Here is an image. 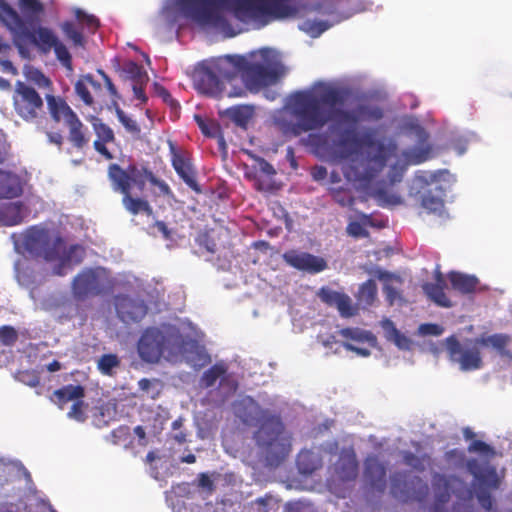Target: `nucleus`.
Listing matches in <instances>:
<instances>
[{"label": "nucleus", "mask_w": 512, "mask_h": 512, "mask_svg": "<svg viewBox=\"0 0 512 512\" xmlns=\"http://www.w3.org/2000/svg\"><path fill=\"white\" fill-rule=\"evenodd\" d=\"M343 102V93L334 87L296 91L286 104L295 121L279 116L275 125L283 136L299 137L303 133L320 130L329 123L325 133L310 134V142L317 147L331 149L341 158H348L360 143L359 123L378 121L384 112L379 106L368 104H359L352 110L336 107Z\"/></svg>", "instance_id": "nucleus-1"}, {"label": "nucleus", "mask_w": 512, "mask_h": 512, "mask_svg": "<svg viewBox=\"0 0 512 512\" xmlns=\"http://www.w3.org/2000/svg\"><path fill=\"white\" fill-rule=\"evenodd\" d=\"M238 76L244 85L232 87L228 92L230 97H245L248 91L257 93L276 83L281 76L276 53L270 48H262L249 56L220 57L201 73L199 87L206 94H214L220 91L223 81L230 83Z\"/></svg>", "instance_id": "nucleus-2"}, {"label": "nucleus", "mask_w": 512, "mask_h": 512, "mask_svg": "<svg viewBox=\"0 0 512 512\" xmlns=\"http://www.w3.org/2000/svg\"><path fill=\"white\" fill-rule=\"evenodd\" d=\"M347 0H322L307 8L304 0H230L229 10L241 21H263L268 23L273 20H281L298 16L302 11L309 10L329 20H306L300 25V29L311 37H318L334 24L349 17L346 13Z\"/></svg>", "instance_id": "nucleus-3"}, {"label": "nucleus", "mask_w": 512, "mask_h": 512, "mask_svg": "<svg viewBox=\"0 0 512 512\" xmlns=\"http://www.w3.org/2000/svg\"><path fill=\"white\" fill-rule=\"evenodd\" d=\"M471 472L475 479L473 487L455 475L435 473L432 476L434 501L428 512H448L447 504L451 495L456 497L455 506H470L476 495L480 506L486 511H491L494 505L491 491L497 490L501 484L496 469L488 467L483 471Z\"/></svg>", "instance_id": "nucleus-4"}, {"label": "nucleus", "mask_w": 512, "mask_h": 512, "mask_svg": "<svg viewBox=\"0 0 512 512\" xmlns=\"http://www.w3.org/2000/svg\"><path fill=\"white\" fill-rule=\"evenodd\" d=\"M15 248L19 252H27L35 259L58 264L53 268V275H65V268L79 264L84 256L80 245H72L66 251L65 241L59 235H53L49 229L41 226H31L23 233L13 234Z\"/></svg>", "instance_id": "nucleus-5"}, {"label": "nucleus", "mask_w": 512, "mask_h": 512, "mask_svg": "<svg viewBox=\"0 0 512 512\" xmlns=\"http://www.w3.org/2000/svg\"><path fill=\"white\" fill-rule=\"evenodd\" d=\"M0 8L3 13V21L13 33L14 45L21 55L25 56L27 53V42L37 47L43 54H47L53 49L56 58L61 64L68 70H72L71 54L52 29L45 26H38L30 30L24 19L11 5L3 2Z\"/></svg>", "instance_id": "nucleus-6"}, {"label": "nucleus", "mask_w": 512, "mask_h": 512, "mask_svg": "<svg viewBox=\"0 0 512 512\" xmlns=\"http://www.w3.org/2000/svg\"><path fill=\"white\" fill-rule=\"evenodd\" d=\"M253 439L259 457L271 468L280 466L292 450V437L281 418H255Z\"/></svg>", "instance_id": "nucleus-7"}, {"label": "nucleus", "mask_w": 512, "mask_h": 512, "mask_svg": "<svg viewBox=\"0 0 512 512\" xmlns=\"http://www.w3.org/2000/svg\"><path fill=\"white\" fill-rule=\"evenodd\" d=\"M367 145L373 149L372 155L368 159L373 167L364 165V163L352 161L342 169L345 178L348 181L357 182L362 186H367L369 182L381 171L391 157L397 156L398 147L395 142L373 141L369 140Z\"/></svg>", "instance_id": "nucleus-8"}, {"label": "nucleus", "mask_w": 512, "mask_h": 512, "mask_svg": "<svg viewBox=\"0 0 512 512\" xmlns=\"http://www.w3.org/2000/svg\"><path fill=\"white\" fill-rule=\"evenodd\" d=\"M107 176L112 190L122 194V204L130 214L144 213L147 216L153 214V209L146 199L132 196L133 189L137 191V184L133 180L135 176L129 165L122 167L117 163H111L107 168Z\"/></svg>", "instance_id": "nucleus-9"}, {"label": "nucleus", "mask_w": 512, "mask_h": 512, "mask_svg": "<svg viewBox=\"0 0 512 512\" xmlns=\"http://www.w3.org/2000/svg\"><path fill=\"white\" fill-rule=\"evenodd\" d=\"M12 100L15 114L24 122L37 124L45 118L44 98L33 85L16 81Z\"/></svg>", "instance_id": "nucleus-10"}, {"label": "nucleus", "mask_w": 512, "mask_h": 512, "mask_svg": "<svg viewBox=\"0 0 512 512\" xmlns=\"http://www.w3.org/2000/svg\"><path fill=\"white\" fill-rule=\"evenodd\" d=\"M223 3L224 0H174V5L186 18L215 28L228 25L221 9Z\"/></svg>", "instance_id": "nucleus-11"}, {"label": "nucleus", "mask_w": 512, "mask_h": 512, "mask_svg": "<svg viewBox=\"0 0 512 512\" xmlns=\"http://www.w3.org/2000/svg\"><path fill=\"white\" fill-rule=\"evenodd\" d=\"M390 494L397 500L422 503L429 495L428 484L419 476L407 471H396L390 477Z\"/></svg>", "instance_id": "nucleus-12"}, {"label": "nucleus", "mask_w": 512, "mask_h": 512, "mask_svg": "<svg viewBox=\"0 0 512 512\" xmlns=\"http://www.w3.org/2000/svg\"><path fill=\"white\" fill-rule=\"evenodd\" d=\"M446 349L449 359L460 365L462 371H473L482 368L483 361L477 346H463L455 336L446 339Z\"/></svg>", "instance_id": "nucleus-13"}, {"label": "nucleus", "mask_w": 512, "mask_h": 512, "mask_svg": "<svg viewBox=\"0 0 512 512\" xmlns=\"http://www.w3.org/2000/svg\"><path fill=\"white\" fill-rule=\"evenodd\" d=\"M103 291L104 283L99 269H84L73 279L72 293L77 300L98 296Z\"/></svg>", "instance_id": "nucleus-14"}, {"label": "nucleus", "mask_w": 512, "mask_h": 512, "mask_svg": "<svg viewBox=\"0 0 512 512\" xmlns=\"http://www.w3.org/2000/svg\"><path fill=\"white\" fill-rule=\"evenodd\" d=\"M166 337L157 328H147L138 342L140 357L149 363L158 362L165 349Z\"/></svg>", "instance_id": "nucleus-15"}, {"label": "nucleus", "mask_w": 512, "mask_h": 512, "mask_svg": "<svg viewBox=\"0 0 512 512\" xmlns=\"http://www.w3.org/2000/svg\"><path fill=\"white\" fill-rule=\"evenodd\" d=\"M282 257L289 266L310 274L320 273L327 268V262L324 258L308 252L292 249L286 251Z\"/></svg>", "instance_id": "nucleus-16"}, {"label": "nucleus", "mask_w": 512, "mask_h": 512, "mask_svg": "<svg viewBox=\"0 0 512 512\" xmlns=\"http://www.w3.org/2000/svg\"><path fill=\"white\" fill-rule=\"evenodd\" d=\"M114 304L118 318L126 324L140 322L148 311L143 300L133 299L127 295H117Z\"/></svg>", "instance_id": "nucleus-17"}, {"label": "nucleus", "mask_w": 512, "mask_h": 512, "mask_svg": "<svg viewBox=\"0 0 512 512\" xmlns=\"http://www.w3.org/2000/svg\"><path fill=\"white\" fill-rule=\"evenodd\" d=\"M387 466L377 455H368L364 461L363 478L372 491L384 493L387 487Z\"/></svg>", "instance_id": "nucleus-18"}, {"label": "nucleus", "mask_w": 512, "mask_h": 512, "mask_svg": "<svg viewBox=\"0 0 512 512\" xmlns=\"http://www.w3.org/2000/svg\"><path fill=\"white\" fill-rule=\"evenodd\" d=\"M128 165L131 168L133 176H135L133 180L137 184V192L142 193L146 188V183L149 182L151 185L158 188L161 195L169 198L174 197L169 185L159 179L146 165L136 162L129 163Z\"/></svg>", "instance_id": "nucleus-19"}, {"label": "nucleus", "mask_w": 512, "mask_h": 512, "mask_svg": "<svg viewBox=\"0 0 512 512\" xmlns=\"http://www.w3.org/2000/svg\"><path fill=\"white\" fill-rule=\"evenodd\" d=\"M92 128L96 135L93 142L94 150L106 161L115 159V155L109 149L108 145L115 143L116 137L113 129L104 123L102 119L93 116L91 118Z\"/></svg>", "instance_id": "nucleus-20"}, {"label": "nucleus", "mask_w": 512, "mask_h": 512, "mask_svg": "<svg viewBox=\"0 0 512 512\" xmlns=\"http://www.w3.org/2000/svg\"><path fill=\"white\" fill-rule=\"evenodd\" d=\"M335 470L342 481L355 480L358 475V462L353 448L343 449L335 464Z\"/></svg>", "instance_id": "nucleus-21"}, {"label": "nucleus", "mask_w": 512, "mask_h": 512, "mask_svg": "<svg viewBox=\"0 0 512 512\" xmlns=\"http://www.w3.org/2000/svg\"><path fill=\"white\" fill-rule=\"evenodd\" d=\"M172 166L189 188L198 194L202 192V189L196 180V173L189 159L179 153H173Z\"/></svg>", "instance_id": "nucleus-22"}, {"label": "nucleus", "mask_w": 512, "mask_h": 512, "mask_svg": "<svg viewBox=\"0 0 512 512\" xmlns=\"http://www.w3.org/2000/svg\"><path fill=\"white\" fill-rule=\"evenodd\" d=\"M45 100L51 118L55 122L59 123L63 121L66 124L68 121L77 116V114L71 109L66 101L60 96L46 94Z\"/></svg>", "instance_id": "nucleus-23"}, {"label": "nucleus", "mask_w": 512, "mask_h": 512, "mask_svg": "<svg viewBox=\"0 0 512 512\" xmlns=\"http://www.w3.org/2000/svg\"><path fill=\"white\" fill-rule=\"evenodd\" d=\"M23 192L20 177L10 171L0 169V199H13Z\"/></svg>", "instance_id": "nucleus-24"}, {"label": "nucleus", "mask_w": 512, "mask_h": 512, "mask_svg": "<svg viewBox=\"0 0 512 512\" xmlns=\"http://www.w3.org/2000/svg\"><path fill=\"white\" fill-rule=\"evenodd\" d=\"M69 133L68 140L77 150H83L89 145L90 135L88 129L84 126L78 116L66 123Z\"/></svg>", "instance_id": "nucleus-25"}, {"label": "nucleus", "mask_w": 512, "mask_h": 512, "mask_svg": "<svg viewBox=\"0 0 512 512\" xmlns=\"http://www.w3.org/2000/svg\"><path fill=\"white\" fill-rule=\"evenodd\" d=\"M86 394L85 387L78 385H64L63 387L53 391L50 399L51 401L60 408H63L67 403L84 398Z\"/></svg>", "instance_id": "nucleus-26"}, {"label": "nucleus", "mask_w": 512, "mask_h": 512, "mask_svg": "<svg viewBox=\"0 0 512 512\" xmlns=\"http://www.w3.org/2000/svg\"><path fill=\"white\" fill-rule=\"evenodd\" d=\"M451 287L461 294H471L477 290L479 280L473 275L451 271L448 274Z\"/></svg>", "instance_id": "nucleus-27"}, {"label": "nucleus", "mask_w": 512, "mask_h": 512, "mask_svg": "<svg viewBox=\"0 0 512 512\" xmlns=\"http://www.w3.org/2000/svg\"><path fill=\"white\" fill-rule=\"evenodd\" d=\"M116 71L120 77L132 82L147 83L149 80L147 72L138 63L128 60L123 65L117 64Z\"/></svg>", "instance_id": "nucleus-28"}, {"label": "nucleus", "mask_w": 512, "mask_h": 512, "mask_svg": "<svg viewBox=\"0 0 512 512\" xmlns=\"http://www.w3.org/2000/svg\"><path fill=\"white\" fill-rule=\"evenodd\" d=\"M23 204L21 202H11L0 205V225L15 226L23 221Z\"/></svg>", "instance_id": "nucleus-29"}, {"label": "nucleus", "mask_w": 512, "mask_h": 512, "mask_svg": "<svg viewBox=\"0 0 512 512\" xmlns=\"http://www.w3.org/2000/svg\"><path fill=\"white\" fill-rule=\"evenodd\" d=\"M510 341L511 338L509 335L496 333L489 336H481L475 340V343L482 346H491L499 353V355L512 358V354L507 350V346Z\"/></svg>", "instance_id": "nucleus-30"}, {"label": "nucleus", "mask_w": 512, "mask_h": 512, "mask_svg": "<svg viewBox=\"0 0 512 512\" xmlns=\"http://www.w3.org/2000/svg\"><path fill=\"white\" fill-rule=\"evenodd\" d=\"M174 346L189 361L195 360L196 356H199L201 352L199 342L190 336L177 335L174 340Z\"/></svg>", "instance_id": "nucleus-31"}, {"label": "nucleus", "mask_w": 512, "mask_h": 512, "mask_svg": "<svg viewBox=\"0 0 512 512\" xmlns=\"http://www.w3.org/2000/svg\"><path fill=\"white\" fill-rule=\"evenodd\" d=\"M296 464L301 474L311 475L320 467V460L312 451L302 450L297 455Z\"/></svg>", "instance_id": "nucleus-32"}, {"label": "nucleus", "mask_w": 512, "mask_h": 512, "mask_svg": "<svg viewBox=\"0 0 512 512\" xmlns=\"http://www.w3.org/2000/svg\"><path fill=\"white\" fill-rule=\"evenodd\" d=\"M403 156L408 164H420L429 159L433 155V147L430 144H421L411 149L405 150Z\"/></svg>", "instance_id": "nucleus-33"}, {"label": "nucleus", "mask_w": 512, "mask_h": 512, "mask_svg": "<svg viewBox=\"0 0 512 512\" xmlns=\"http://www.w3.org/2000/svg\"><path fill=\"white\" fill-rule=\"evenodd\" d=\"M357 306L363 308L371 306L377 298V284L373 279L364 282L356 295Z\"/></svg>", "instance_id": "nucleus-34"}, {"label": "nucleus", "mask_w": 512, "mask_h": 512, "mask_svg": "<svg viewBox=\"0 0 512 512\" xmlns=\"http://www.w3.org/2000/svg\"><path fill=\"white\" fill-rule=\"evenodd\" d=\"M441 284L425 283L423 290L425 294L438 306L450 308L452 306L451 300L448 298Z\"/></svg>", "instance_id": "nucleus-35"}, {"label": "nucleus", "mask_w": 512, "mask_h": 512, "mask_svg": "<svg viewBox=\"0 0 512 512\" xmlns=\"http://www.w3.org/2000/svg\"><path fill=\"white\" fill-rule=\"evenodd\" d=\"M339 333L342 337L357 343L367 342L371 345L376 343V337L370 331L360 328H343Z\"/></svg>", "instance_id": "nucleus-36"}, {"label": "nucleus", "mask_w": 512, "mask_h": 512, "mask_svg": "<svg viewBox=\"0 0 512 512\" xmlns=\"http://www.w3.org/2000/svg\"><path fill=\"white\" fill-rule=\"evenodd\" d=\"M87 83L93 87H100V84L94 80L92 75H86L83 79H79L75 83V92L86 105L91 106L94 100L88 89Z\"/></svg>", "instance_id": "nucleus-37"}, {"label": "nucleus", "mask_w": 512, "mask_h": 512, "mask_svg": "<svg viewBox=\"0 0 512 512\" xmlns=\"http://www.w3.org/2000/svg\"><path fill=\"white\" fill-rule=\"evenodd\" d=\"M60 27L65 37L70 40L75 47L85 46L83 33L73 21H64Z\"/></svg>", "instance_id": "nucleus-38"}, {"label": "nucleus", "mask_w": 512, "mask_h": 512, "mask_svg": "<svg viewBox=\"0 0 512 512\" xmlns=\"http://www.w3.org/2000/svg\"><path fill=\"white\" fill-rule=\"evenodd\" d=\"M15 271L18 281L22 284L30 285L36 282L34 271L30 268L28 260H18L15 264Z\"/></svg>", "instance_id": "nucleus-39"}, {"label": "nucleus", "mask_w": 512, "mask_h": 512, "mask_svg": "<svg viewBox=\"0 0 512 512\" xmlns=\"http://www.w3.org/2000/svg\"><path fill=\"white\" fill-rule=\"evenodd\" d=\"M230 119L240 127H246L253 115V109L249 106H236L228 110Z\"/></svg>", "instance_id": "nucleus-40"}, {"label": "nucleus", "mask_w": 512, "mask_h": 512, "mask_svg": "<svg viewBox=\"0 0 512 512\" xmlns=\"http://www.w3.org/2000/svg\"><path fill=\"white\" fill-rule=\"evenodd\" d=\"M226 368L221 364H215L206 370L201 377V385L205 388L214 386L216 381L226 374Z\"/></svg>", "instance_id": "nucleus-41"}, {"label": "nucleus", "mask_w": 512, "mask_h": 512, "mask_svg": "<svg viewBox=\"0 0 512 512\" xmlns=\"http://www.w3.org/2000/svg\"><path fill=\"white\" fill-rule=\"evenodd\" d=\"M113 105L115 106L116 116L126 131L132 135H139L141 129L138 123L126 115V113L118 106L117 101H114Z\"/></svg>", "instance_id": "nucleus-42"}, {"label": "nucleus", "mask_w": 512, "mask_h": 512, "mask_svg": "<svg viewBox=\"0 0 512 512\" xmlns=\"http://www.w3.org/2000/svg\"><path fill=\"white\" fill-rule=\"evenodd\" d=\"M21 11L28 17H38L44 12V5L40 0H19Z\"/></svg>", "instance_id": "nucleus-43"}, {"label": "nucleus", "mask_w": 512, "mask_h": 512, "mask_svg": "<svg viewBox=\"0 0 512 512\" xmlns=\"http://www.w3.org/2000/svg\"><path fill=\"white\" fill-rule=\"evenodd\" d=\"M120 365V360L115 354H104L98 360V370L103 375L111 376L113 369Z\"/></svg>", "instance_id": "nucleus-44"}, {"label": "nucleus", "mask_w": 512, "mask_h": 512, "mask_svg": "<svg viewBox=\"0 0 512 512\" xmlns=\"http://www.w3.org/2000/svg\"><path fill=\"white\" fill-rule=\"evenodd\" d=\"M330 193L333 200L342 207H351L354 204L355 199L352 195L351 190L348 188H332L330 190Z\"/></svg>", "instance_id": "nucleus-45"}, {"label": "nucleus", "mask_w": 512, "mask_h": 512, "mask_svg": "<svg viewBox=\"0 0 512 512\" xmlns=\"http://www.w3.org/2000/svg\"><path fill=\"white\" fill-rule=\"evenodd\" d=\"M154 88L156 94L161 97L162 100L171 108V111L174 113L175 117H178L180 112V104L178 101L172 97L170 92L164 86L155 83Z\"/></svg>", "instance_id": "nucleus-46"}, {"label": "nucleus", "mask_w": 512, "mask_h": 512, "mask_svg": "<svg viewBox=\"0 0 512 512\" xmlns=\"http://www.w3.org/2000/svg\"><path fill=\"white\" fill-rule=\"evenodd\" d=\"M421 205L428 213H440L444 208V201L440 197L427 193L423 195Z\"/></svg>", "instance_id": "nucleus-47"}, {"label": "nucleus", "mask_w": 512, "mask_h": 512, "mask_svg": "<svg viewBox=\"0 0 512 512\" xmlns=\"http://www.w3.org/2000/svg\"><path fill=\"white\" fill-rule=\"evenodd\" d=\"M336 308L340 315L345 318L355 316L358 313V307L353 305L351 298L345 293L341 295Z\"/></svg>", "instance_id": "nucleus-48"}, {"label": "nucleus", "mask_w": 512, "mask_h": 512, "mask_svg": "<svg viewBox=\"0 0 512 512\" xmlns=\"http://www.w3.org/2000/svg\"><path fill=\"white\" fill-rule=\"evenodd\" d=\"M195 120L205 136L215 137L220 131L219 125L212 120H204L198 115H195Z\"/></svg>", "instance_id": "nucleus-49"}, {"label": "nucleus", "mask_w": 512, "mask_h": 512, "mask_svg": "<svg viewBox=\"0 0 512 512\" xmlns=\"http://www.w3.org/2000/svg\"><path fill=\"white\" fill-rule=\"evenodd\" d=\"M342 294L343 293L332 290L329 287H322L318 292V296L323 303L327 304L328 306L335 307Z\"/></svg>", "instance_id": "nucleus-50"}, {"label": "nucleus", "mask_w": 512, "mask_h": 512, "mask_svg": "<svg viewBox=\"0 0 512 512\" xmlns=\"http://www.w3.org/2000/svg\"><path fill=\"white\" fill-rule=\"evenodd\" d=\"M76 19L85 25L91 32H95L99 27V20L94 15L86 14L81 9L75 11Z\"/></svg>", "instance_id": "nucleus-51"}, {"label": "nucleus", "mask_w": 512, "mask_h": 512, "mask_svg": "<svg viewBox=\"0 0 512 512\" xmlns=\"http://www.w3.org/2000/svg\"><path fill=\"white\" fill-rule=\"evenodd\" d=\"M468 451L470 453H478L483 456H494L495 451L493 447L481 440H473L469 446Z\"/></svg>", "instance_id": "nucleus-52"}, {"label": "nucleus", "mask_w": 512, "mask_h": 512, "mask_svg": "<svg viewBox=\"0 0 512 512\" xmlns=\"http://www.w3.org/2000/svg\"><path fill=\"white\" fill-rule=\"evenodd\" d=\"M17 379L30 387H37L40 384V377L35 371H20L17 374Z\"/></svg>", "instance_id": "nucleus-53"}, {"label": "nucleus", "mask_w": 512, "mask_h": 512, "mask_svg": "<svg viewBox=\"0 0 512 512\" xmlns=\"http://www.w3.org/2000/svg\"><path fill=\"white\" fill-rule=\"evenodd\" d=\"M18 339L16 330L11 326L0 327V340L6 346L13 345Z\"/></svg>", "instance_id": "nucleus-54"}, {"label": "nucleus", "mask_w": 512, "mask_h": 512, "mask_svg": "<svg viewBox=\"0 0 512 512\" xmlns=\"http://www.w3.org/2000/svg\"><path fill=\"white\" fill-rule=\"evenodd\" d=\"M198 488L212 494L215 491L214 481L210 478L208 473L202 472L198 474Z\"/></svg>", "instance_id": "nucleus-55"}, {"label": "nucleus", "mask_w": 512, "mask_h": 512, "mask_svg": "<svg viewBox=\"0 0 512 512\" xmlns=\"http://www.w3.org/2000/svg\"><path fill=\"white\" fill-rule=\"evenodd\" d=\"M286 512H314L310 503L305 501H292L286 504Z\"/></svg>", "instance_id": "nucleus-56"}, {"label": "nucleus", "mask_w": 512, "mask_h": 512, "mask_svg": "<svg viewBox=\"0 0 512 512\" xmlns=\"http://www.w3.org/2000/svg\"><path fill=\"white\" fill-rule=\"evenodd\" d=\"M403 460L406 465L411 466L412 468H414L416 470H419V471L424 470V465H423L421 458H419L418 456H416L415 454H413L410 451L404 452Z\"/></svg>", "instance_id": "nucleus-57"}, {"label": "nucleus", "mask_w": 512, "mask_h": 512, "mask_svg": "<svg viewBox=\"0 0 512 512\" xmlns=\"http://www.w3.org/2000/svg\"><path fill=\"white\" fill-rule=\"evenodd\" d=\"M419 332L423 335L440 336L444 332V328L435 323H424L420 325Z\"/></svg>", "instance_id": "nucleus-58"}, {"label": "nucleus", "mask_w": 512, "mask_h": 512, "mask_svg": "<svg viewBox=\"0 0 512 512\" xmlns=\"http://www.w3.org/2000/svg\"><path fill=\"white\" fill-rule=\"evenodd\" d=\"M347 232L349 235L355 238H363L369 235L368 231L359 222H351L347 226Z\"/></svg>", "instance_id": "nucleus-59"}, {"label": "nucleus", "mask_w": 512, "mask_h": 512, "mask_svg": "<svg viewBox=\"0 0 512 512\" xmlns=\"http://www.w3.org/2000/svg\"><path fill=\"white\" fill-rule=\"evenodd\" d=\"M373 195L380 201H385L389 204H399L401 199L396 195H388L384 189H376Z\"/></svg>", "instance_id": "nucleus-60"}, {"label": "nucleus", "mask_w": 512, "mask_h": 512, "mask_svg": "<svg viewBox=\"0 0 512 512\" xmlns=\"http://www.w3.org/2000/svg\"><path fill=\"white\" fill-rule=\"evenodd\" d=\"M129 437V428L128 427H120L116 430H113L111 433V438L113 444H119L120 442H125Z\"/></svg>", "instance_id": "nucleus-61"}, {"label": "nucleus", "mask_w": 512, "mask_h": 512, "mask_svg": "<svg viewBox=\"0 0 512 512\" xmlns=\"http://www.w3.org/2000/svg\"><path fill=\"white\" fill-rule=\"evenodd\" d=\"M87 407L88 404L84 402L83 398H79L73 402L67 416H83Z\"/></svg>", "instance_id": "nucleus-62"}, {"label": "nucleus", "mask_w": 512, "mask_h": 512, "mask_svg": "<svg viewBox=\"0 0 512 512\" xmlns=\"http://www.w3.org/2000/svg\"><path fill=\"white\" fill-rule=\"evenodd\" d=\"M146 84L147 83H139L137 81V82H133V85H132L134 97L136 99L140 100V102L143 104H145L148 101V98L144 91V87L146 86Z\"/></svg>", "instance_id": "nucleus-63"}, {"label": "nucleus", "mask_w": 512, "mask_h": 512, "mask_svg": "<svg viewBox=\"0 0 512 512\" xmlns=\"http://www.w3.org/2000/svg\"><path fill=\"white\" fill-rule=\"evenodd\" d=\"M392 334H393L394 342L399 348H401V349L408 348L410 340L406 336L401 334L400 331H398L395 327L392 328Z\"/></svg>", "instance_id": "nucleus-64"}]
</instances>
